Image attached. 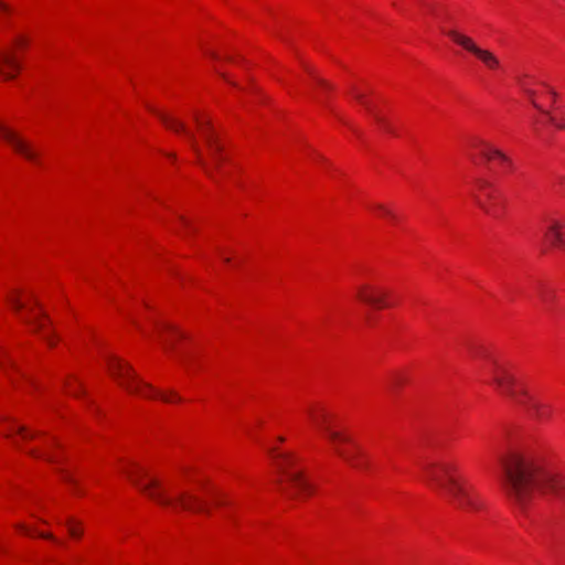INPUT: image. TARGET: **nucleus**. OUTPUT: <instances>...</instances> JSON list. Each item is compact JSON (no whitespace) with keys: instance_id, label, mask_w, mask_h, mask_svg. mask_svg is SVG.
I'll return each instance as SVG.
<instances>
[{"instance_id":"nucleus-42","label":"nucleus","mask_w":565,"mask_h":565,"mask_svg":"<svg viewBox=\"0 0 565 565\" xmlns=\"http://www.w3.org/2000/svg\"><path fill=\"white\" fill-rule=\"evenodd\" d=\"M543 114H546L548 117L551 116L548 113H546V110H543Z\"/></svg>"},{"instance_id":"nucleus-7","label":"nucleus","mask_w":565,"mask_h":565,"mask_svg":"<svg viewBox=\"0 0 565 565\" xmlns=\"http://www.w3.org/2000/svg\"><path fill=\"white\" fill-rule=\"evenodd\" d=\"M107 367L110 375L130 394H136L146 398L158 397L167 403L173 402L174 399L172 397H174L175 401H181L174 392H171V396H169L164 393L158 392L154 387L141 381L128 363L116 356H110L108 359Z\"/></svg>"},{"instance_id":"nucleus-28","label":"nucleus","mask_w":565,"mask_h":565,"mask_svg":"<svg viewBox=\"0 0 565 565\" xmlns=\"http://www.w3.org/2000/svg\"><path fill=\"white\" fill-rule=\"evenodd\" d=\"M38 535L41 536V537H44V539L52 540V541L56 542V539L52 534H50V533L41 532V533H38Z\"/></svg>"},{"instance_id":"nucleus-3","label":"nucleus","mask_w":565,"mask_h":565,"mask_svg":"<svg viewBox=\"0 0 565 565\" xmlns=\"http://www.w3.org/2000/svg\"><path fill=\"white\" fill-rule=\"evenodd\" d=\"M489 375L490 383L501 395L524 408L532 417L539 420L548 418L547 405L535 399L530 394L525 384L516 377L509 364L493 360L489 369Z\"/></svg>"},{"instance_id":"nucleus-15","label":"nucleus","mask_w":565,"mask_h":565,"mask_svg":"<svg viewBox=\"0 0 565 565\" xmlns=\"http://www.w3.org/2000/svg\"><path fill=\"white\" fill-rule=\"evenodd\" d=\"M19 70V65L17 64L13 56L9 54L0 53V74L6 79H11L14 77V73Z\"/></svg>"},{"instance_id":"nucleus-34","label":"nucleus","mask_w":565,"mask_h":565,"mask_svg":"<svg viewBox=\"0 0 565 565\" xmlns=\"http://www.w3.org/2000/svg\"><path fill=\"white\" fill-rule=\"evenodd\" d=\"M223 260H224L225 263H230V260H231V259H230L228 257H225V256H224V257H223Z\"/></svg>"},{"instance_id":"nucleus-37","label":"nucleus","mask_w":565,"mask_h":565,"mask_svg":"<svg viewBox=\"0 0 565 565\" xmlns=\"http://www.w3.org/2000/svg\"><path fill=\"white\" fill-rule=\"evenodd\" d=\"M552 99H555V96H556V93L555 92H552Z\"/></svg>"},{"instance_id":"nucleus-6","label":"nucleus","mask_w":565,"mask_h":565,"mask_svg":"<svg viewBox=\"0 0 565 565\" xmlns=\"http://www.w3.org/2000/svg\"><path fill=\"white\" fill-rule=\"evenodd\" d=\"M125 473L140 491L162 507L172 509L180 507L186 511L207 512L203 502L193 494L182 492L172 498L166 493L158 479L149 478L148 482H141L140 478H148V472L142 467H136V469L127 470Z\"/></svg>"},{"instance_id":"nucleus-2","label":"nucleus","mask_w":565,"mask_h":565,"mask_svg":"<svg viewBox=\"0 0 565 565\" xmlns=\"http://www.w3.org/2000/svg\"><path fill=\"white\" fill-rule=\"evenodd\" d=\"M427 480L439 490L455 508L465 512H477L484 505L473 486L458 475L451 462H434L424 466Z\"/></svg>"},{"instance_id":"nucleus-30","label":"nucleus","mask_w":565,"mask_h":565,"mask_svg":"<svg viewBox=\"0 0 565 565\" xmlns=\"http://www.w3.org/2000/svg\"><path fill=\"white\" fill-rule=\"evenodd\" d=\"M0 11L2 12H9L10 11V8L8 4H6L4 2L0 1Z\"/></svg>"},{"instance_id":"nucleus-18","label":"nucleus","mask_w":565,"mask_h":565,"mask_svg":"<svg viewBox=\"0 0 565 565\" xmlns=\"http://www.w3.org/2000/svg\"><path fill=\"white\" fill-rule=\"evenodd\" d=\"M23 321L25 323L34 326L36 331H43L45 327V322L47 321V318L45 315L41 311L39 315H35L32 318H24Z\"/></svg>"},{"instance_id":"nucleus-31","label":"nucleus","mask_w":565,"mask_h":565,"mask_svg":"<svg viewBox=\"0 0 565 565\" xmlns=\"http://www.w3.org/2000/svg\"><path fill=\"white\" fill-rule=\"evenodd\" d=\"M541 296H542V299L544 302H548V299H550L548 292L543 291Z\"/></svg>"},{"instance_id":"nucleus-8","label":"nucleus","mask_w":565,"mask_h":565,"mask_svg":"<svg viewBox=\"0 0 565 565\" xmlns=\"http://www.w3.org/2000/svg\"><path fill=\"white\" fill-rule=\"evenodd\" d=\"M275 460L279 472L294 490L290 497L309 495L312 493V486L305 479L302 471L296 467V459L290 454H276Z\"/></svg>"},{"instance_id":"nucleus-24","label":"nucleus","mask_w":565,"mask_h":565,"mask_svg":"<svg viewBox=\"0 0 565 565\" xmlns=\"http://www.w3.org/2000/svg\"><path fill=\"white\" fill-rule=\"evenodd\" d=\"M316 79V83L324 90H330L332 89V85L330 83H328L327 81H324L323 78H320V77H315Z\"/></svg>"},{"instance_id":"nucleus-14","label":"nucleus","mask_w":565,"mask_h":565,"mask_svg":"<svg viewBox=\"0 0 565 565\" xmlns=\"http://www.w3.org/2000/svg\"><path fill=\"white\" fill-rule=\"evenodd\" d=\"M476 146L480 147L481 148V156L490 161L492 159H498L499 161H501L503 164H507L508 167H512V161L511 159L505 156L501 150H499L498 148H494L493 146H491L490 143H487L484 141H479Z\"/></svg>"},{"instance_id":"nucleus-40","label":"nucleus","mask_w":565,"mask_h":565,"mask_svg":"<svg viewBox=\"0 0 565 565\" xmlns=\"http://www.w3.org/2000/svg\"><path fill=\"white\" fill-rule=\"evenodd\" d=\"M180 358H181V360H184V361H185V359H186V356H185V355H181Z\"/></svg>"},{"instance_id":"nucleus-10","label":"nucleus","mask_w":565,"mask_h":565,"mask_svg":"<svg viewBox=\"0 0 565 565\" xmlns=\"http://www.w3.org/2000/svg\"><path fill=\"white\" fill-rule=\"evenodd\" d=\"M0 137L8 142L11 148L20 156L25 158L26 160L39 164V152L35 150L34 146L22 137L15 130L9 128L4 124L0 121Z\"/></svg>"},{"instance_id":"nucleus-19","label":"nucleus","mask_w":565,"mask_h":565,"mask_svg":"<svg viewBox=\"0 0 565 565\" xmlns=\"http://www.w3.org/2000/svg\"><path fill=\"white\" fill-rule=\"evenodd\" d=\"M475 201L477 205L488 215L490 216H497V210L493 204L488 203L487 201H483L480 196L475 195Z\"/></svg>"},{"instance_id":"nucleus-27","label":"nucleus","mask_w":565,"mask_h":565,"mask_svg":"<svg viewBox=\"0 0 565 565\" xmlns=\"http://www.w3.org/2000/svg\"><path fill=\"white\" fill-rule=\"evenodd\" d=\"M63 479L65 482L70 483V484H74L76 483V481L74 480V478L70 475V473H64L63 475Z\"/></svg>"},{"instance_id":"nucleus-33","label":"nucleus","mask_w":565,"mask_h":565,"mask_svg":"<svg viewBox=\"0 0 565 565\" xmlns=\"http://www.w3.org/2000/svg\"><path fill=\"white\" fill-rule=\"evenodd\" d=\"M182 222L186 228L192 230L191 224L186 220H182Z\"/></svg>"},{"instance_id":"nucleus-21","label":"nucleus","mask_w":565,"mask_h":565,"mask_svg":"<svg viewBox=\"0 0 565 565\" xmlns=\"http://www.w3.org/2000/svg\"><path fill=\"white\" fill-rule=\"evenodd\" d=\"M66 526L72 537H79L83 533L73 519L66 521Z\"/></svg>"},{"instance_id":"nucleus-43","label":"nucleus","mask_w":565,"mask_h":565,"mask_svg":"<svg viewBox=\"0 0 565 565\" xmlns=\"http://www.w3.org/2000/svg\"><path fill=\"white\" fill-rule=\"evenodd\" d=\"M562 250H564V252H565V247H563V249H562Z\"/></svg>"},{"instance_id":"nucleus-26","label":"nucleus","mask_w":565,"mask_h":565,"mask_svg":"<svg viewBox=\"0 0 565 565\" xmlns=\"http://www.w3.org/2000/svg\"><path fill=\"white\" fill-rule=\"evenodd\" d=\"M550 121L554 124L559 129H565V122L564 121H557L555 117L550 116Z\"/></svg>"},{"instance_id":"nucleus-32","label":"nucleus","mask_w":565,"mask_h":565,"mask_svg":"<svg viewBox=\"0 0 565 565\" xmlns=\"http://www.w3.org/2000/svg\"><path fill=\"white\" fill-rule=\"evenodd\" d=\"M44 339L47 341V343H49L50 345H53V344H54V343H53V341H52V339H51V337H50L49 334H44Z\"/></svg>"},{"instance_id":"nucleus-25","label":"nucleus","mask_w":565,"mask_h":565,"mask_svg":"<svg viewBox=\"0 0 565 565\" xmlns=\"http://www.w3.org/2000/svg\"><path fill=\"white\" fill-rule=\"evenodd\" d=\"M30 454H31L33 457L44 458V459H46V460H49V461H54V460H55L52 456H50V455H47V454H42V452H40V451H38V450H31V451H30Z\"/></svg>"},{"instance_id":"nucleus-5","label":"nucleus","mask_w":565,"mask_h":565,"mask_svg":"<svg viewBox=\"0 0 565 565\" xmlns=\"http://www.w3.org/2000/svg\"><path fill=\"white\" fill-rule=\"evenodd\" d=\"M308 416L313 426L330 441L337 456L354 468L365 467L360 460V457H362L360 447L353 443L349 435L335 429L332 414L323 407L313 406L308 409Z\"/></svg>"},{"instance_id":"nucleus-13","label":"nucleus","mask_w":565,"mask_h":565,"mask_svg":"<svg viewBox=\"0 0 565 565\" xmlns=\"http://www.w3.org/2000/svg\"><path fill=\"white\" fill-rule=\"evenodd\" d=\"M354 97L361 103L363 107L374 117L375 121L386 131L393 132L387 120L376 110L374 105L366 98L365 94L353 90Z\"/></svg>"},{"instance_id":"nucleus-20","label":"nucleus","mask_w":565,"mask_h":565,"mask_svg":"<svg viewBox=\"0 0 565 565\" xmlns=\"http://www.w3.org/2000/svg\"><path fill=\"white\" fill-rule=\"evenodd\" d=\"M12 431L19 435L23 440L31 439L35 436V433L29 431L24 426L14 425Z\"/></svg>"},{"instance_id":"nucleus-39","label":"nucleus","mask_w":565,"mask_h":565,"mask_svg":"<svg viewBox=\"0 0 565 565\" xmlns=\"http://www.w3.org/2000/svg\"><path fill=\"white\" fill-rule=\"evenodd\" d=\"M211 55H212V57H214V58H218V56H217L216 54H214V53H212Z\"/></svg>"},{"instance_id":"nucleus-23","label":"nucleus","mask_w":565,"mask_h":565,"mask_svg":"<svg viewBox=\"0 0 565 565\" xmlns=\"http://www.w3.org/2000/svg\"><path fill=\"white\" fill-rule=\"evenodd\" d=\"M9 302L15 311H20L24 307V305L17 297H10Z\"/></svg>"},{"instance_id":"nucleus-29","label":"nucleus","mask_w":565,"mask_h":565,"mask_svg":"<svg viewBox=\"0 0 565 565\" xmlns=\"http://www.w3.org/2000/svg\"><path fill=\"white\" fill-rule=\"evenodd\" d=\"M17 527L22 530L28 535L32 534V532L26 526H24L23 524H18Z\"/></svg>"},{"instance_id":"nucleus-9","label":"nucleus","mask_w":565,"mask_h":565,"mask_svg":"<svg viewBox=\"0 0 565 565\" xmlns=\"http://www.w3.org/2000/svg\"><path fill=\"white\" fill-rule=\"evenodd\" d=\"M447 35L455 43L463 47L466 51L476 55L484 64L487 68L491 71H497L501 68L500 60L491 51L478 46L471 38L456 30L448 31Z\"/></svg>"},{"instance_id":"nucleus-11","label":"nucleus","mask_w":565,"mask_h":565,"mask_svg":"<svg viewBox=\"0 0 565 565\" xmlns=\"http://www.w3.org/2000/svg\"><path fill=\"white\" fill-rule=\"evenodd\" d=\"M387 292L376 286L363 284L356 287V298L370 306L376 308L387 307Z\"/></svg>"},{"instance_id":"nucleus-41","label":"nucleus","mask_w":565,"mask_h":565,"mask_svg":"<svg viewBox=\"0 0 565 565\" xmlns=\"http://www.w3.org/2000/svg\"><path fill=\"white\" fill-rule=\"evenodd\" d=\"M217 504L222 505V504H225V502L218 501Z\"/></svg>"},{"instance_id":"nucleus-12","label":"nucleus","mask_w":565,"mask_h":565,"mask_svg":"<svg viewBox=\"0 0 565 565\" xmlns=\"http://www.w3.org/2000/svg\"><path fill=\"white\" fill-rule=\"evenodd\" d=\"M544 236L551 246L559 249L565 247V232H563V225L558 221H551Z\"/></svg>"},{"instance_id":"nucleus-16","label":"nucleus","mask_w":565,"mask_h":565,"mask_svg":"<svg viewBox=\"0 0 565 565\" xmlns=\"http://www.w3.org/2000/svg\"><path fill=\"white\" fill-rule=\"evenodd\" d=\"M476 184L478 189L484 193L487 200L492 201L495 199V191L492 182L486 179H478Z\"/></svg>"},{"instance_id":"nucleus-1","label":"nucleus","mask_w":565,"mask_h":565,"mask_svg":"<svg viewBox=\"0 0 565 565\" xmlns=\"http://www.w3.org/2000/svg\"><path fill=\"white\" fill-rule=\"evenodd\" d=\"M503 488L515 503L524 507L542 494L565 500V478L547 469L543 461L531 455L512 452L501 459Z\"/></svg>"},{"instance_id":"nucleus-38","label":"nucleus","mask_w":565,"mask_h":565,"mask_svg":"<svg viewBox=\"0 0 565 565\" xmlns=\"http://www.w3.org/2000/svg\"><path fill=\"white\" fill-rule=\"evenodd\" d=\"M552 99H555V96H556V93L555 92H552Z\"/></svg>"},{"instance_id":"nucleus-36","label":"nucleus","mask_w":565,"mask_h":565,"mask_svg":"<svg viewBox=\"0 0 565 565\" xmlns=\"http://www.w3.org/2000/svg\"><path fill=\"white\" fill-rule=\"evenodd\" d=\"M533 105H534V107H536L537 109L541 110V107L536 103L533 102Z\"/></svg>"},{"instance_id":"nucleus-4","label":"nucleus","mask_w":565,"mask_h":565,"mask_svg":"<svg viewBox=\"0 0 565 565\" xmlns=\"http://www.w3.org/2000/svg\"><path fill=\"white\" fill-rule=\"evenodd\" d=\"M150 110L156 113L158 115V117L161 119V121L169 129H171L175 132H183L186 136V138L190 142L191 149L193 150V152L196 156L198 163L203 168L205 173L210 178L213 179L214 177H213V172H212V166L215 167L216 169H218L221 161H223L225 158L222 154L223 147H222L221 142L218 141V137H217L216 132L214 131L211 121L209 119H201L200 117L195 116V121L198 124L201 136L207 147L209 156L212 161V163L209 164L207 161L203 158L202 150L198 145L195 136L186 129L185 125L182 121H180L175 118H172L166 114L158 113L152 108H150Z\"/></svg>"},{"instance_id":"nucleus-35","label":"nucleus","mask_w":565,"mask_h":565,"mask_svg":"<svg viewBox=\"0 0 565 565\" xmlns=\"http://www.w3.org/2000/svg\"><path fill=\"white\" fill-rule=\"evenodd\" d=\"M308 73H310L311 75H313V71L311 68H307Z\"/></svg>"},{"instance_id":"nucleus-17","label":"nucleus","mask_w":565,"mask_h":565,"mask_svg":"<svg viewBox=\"0 0 565 565\" xmlns=\"http://www.w3.org/2000/svg\"><path fill=\"white\" fill-rule=\"evenodd\" d=\"M174 337H182V334L171 328L162 334L161 340L167 350L174 351Z\"/></svg>"},{"instance_id":"nucleus-22","label":"nucleus","mask_w":565,"mask_h":565,"mask_svg":"<svg viewBox=\"0 0 565 565\" xmlns=\"http://www.w3.org/2000/svg\"><path fill=\"white\" fill-rule=\"evenodd\" d=\"M374 210L377 211L382 216H386L393 221L396 220V214L383 204H375Z\"/></svg>"}]
</instances>
